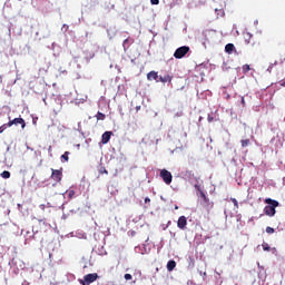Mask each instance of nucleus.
Returning a JSON list of instances; mask_svg holds the SVG:
<instances>
[{"instance_id":"c756f323","label":"nucleus","mask_w":285,"mask_h":285,"mask_svg":"<svg viewBox=\"0 0 285 285\" xmlns=\"http://www.w3.org/2000/svg\"><path fill=\"white\" fill-rule=\"evenodd\" d=\"M207 120L210 124V122L215 121V118L213 116L208 115Z\"/></svg>"},{"instance_id":"2eb2a0df","label":"nucleus","mask_w":285,"mask_h":285,"mask_svg":"<svg viewBox=\"0 0 285 285\" xmlns=\"http://www.w3.org/2000/svg\"><path fill=\"white\" fill-rule=\"evenodd\" d=\"M244 39H245V43L250 45V39H253V35H250L249 32L244 35Z\"/></svg>"},{"instance_id":"72a5a7b5","label":"nucleus","mask_w":285,"mask_h":285,"mask_svg":"<svg viewBox=\"0 0 285 285\" xmlns=\"http://www.w3.org/2000/svg\"><path fill=\"white\" fill-rule=\"evenodd\" d=\"M264 250H271V247L268 245L263 246Z\"/></svg>"},{"instance_id":"5701e85b","label":"nucleus","mask_w":285,"mask_h":285,"mask_svg":"<svg viewBox=\"0 0 285 285\" xmlns=\"http://www.w3.org/2000/svg\"><path fill=\"white\" fill-rule=\"evenodd\" d=\"M250 71V65H244L243 66V72L244 75H246V72H249Z\"/></svg>"},{"instance_id":"4468645a","label":"nucleus","mask_w":285,"mask_h":285,"mask_svg":"<svg viewBox=\"0 0 285 285\" xmlns=\"http://www.w3.org/2000/svg\"><path fill=\"white\" fill-rule=\"evenodd\" d=\"M234 50H235V45H233V43H227V45L225 46V52H227V55H233Z\"/></svg>"},{"instance_id":"1a4fd4ad","label":"nucleus","mask_w":285,"mask_h":285,"mask_svg":"<svg viewBox=\"0 0 285 285\" xmlns=\"http://www.w3.org/2000/svg\"><path fill=\"white\" fill-rule=\"evenodd\" d=\"M187 225H188V219L186 218V216H180L177 222L178 228H180V230H184L186 229Z\"/></svg>"},{"instance_id":"9b49d317","label":"nucleus","mask_w":285,"mask_h":285,"mask_svg":"<svg viewBox=\"0 0 285 285\" xmlns=\"http://www.w3.org/2000/svg\"><path fill=\"white\" fill-rule=\"evenodd\" d=\"M110 137H112V131H105L101 136V144H108Z\"/></svg>"},{"instance_id":"412c9836","label":"nucleus","mask_w":285,"mask_h":285,"mask_svg":"<svg viewBox=\"0 0 285 285\" xmlns=\"http://www.w3.org/2000/svg\"><path fill=\"white\" fill-rule=\"evenodd\" d=\"M0 175L2 179H10V171L8 170L2 171Z\"/></svg>"},{"instance_id":"9d476101","label":"nucleus","mask_w":285,"mask_h":285,"mask_svg":"<svg viewBox=\"0 0 285 285\" xmlns=\"http://www.w3.org/2000/svg\"><path fill=\"white\" fill-rule=\"evenodd\" d=\"M148 81H157L159 82V75L156 71H150L147 73Z\"/></svg>"},{"instance_id":"f257e3e1","label":"nucleus","mask_w":285,"mask_h":285,"mask_svg":"<svg viewBox=\"0 0 285 285\" xmlns=\"http://www.w3.org/2000/svg\"><path fill=\"white\" fill-rule=\"evenodd\" d=\"M203 203H200V213L205 219H210V215H213V209L215 208V203L210 202L208 197H206L205 193H202Z\"/></svg>"},{"instance_id":"a211bd4d","label":"nucleus","mask_w":285,"mask_h":285,"mask_svg":"<svg viewBox=\"0 0 285 285\" xmlns=\"http://www.w3.org/2000/svg\"><path fill=\"white\" fill-rule=\"evenodd\" d=\"M66 195H67L68 199H72L75 197L76 193L73 189H69L66 191Z\"/></svg>"},{"instance_id":"a878e982","label":"nucleus","mask_w":285,"mask_h":285,"mask_svg":"<svg viewBox=\"0 0 285 285\" xmlns=\"http://www.w3.org/2000/svg\"><path fill=\"white\" fill-rule=\"evenodd\" d=\"M100 175H108V170L106 169V167H101L99 170Z\"/></svg>"},{"instance_id":"e433bc0d","label":"nucleus","mask_w":285,"mask_h":285,"mask_svg":"<svg viewBox=\"0 0 285 285\" xmlns=\"http://www.w3.org/2000/svg\"><path fill=\"white\" fill-rule=\"evenodd\" d=\"M267 70L271 72V70H273V66H269Z\"/></svg>"},{"instance_id":"aec40b11","label":"nucleus","mask_w":285,"mask_h":285,"mask_svg":"<svg viewBox=\"0 0 285 285\" xmlns=\"http://www.w3.org/2000/svg\"><path fill=\"white\" fill-rule=\"evenodd\" d=\"M242 148H246L247 146H250V139H244L240 140Z\"/></svg>"},{"instance_id":"7c9ffc66","label":"nucleus","mask_w":285,"mask_h":285,"mask_svg":"<svg viewBox=\"0 0 285 285\" xmlns=\"http://www.w3.org/2000/svg\"><path fill=\"white\" fill-rule=\"evenodd\" d=\"M233 202H234V206L236 207V208H239V203H237V199H233Z\"/></svg>"},{"instance_id":"f704fd0d","label":"nucleus","mask_w":285,"mask_h":285,"mask_svg":"<svg viewBox=\"0 0 285 285\" xmlns=\"http://www.w3.org/2000/svg\"><path fill=\"white\" fill-rule=\"evenodd\" d=\"M145 204H150V199L148 197L145 198Z\"/></svg>"},{"instance_id":"4be33fe9","label":"nucleus","mask_w":285,"mask_h":285,"mask_svg":"<svg viewBox=\"0 0 285 285\" xmlns=\"http://www.w3.org/2000/svg\"><path fill=\"white\" fill-rule=\"evenodd\" d=\"M130 41L132 43V39H130V38H127V39L124 40L122 47L125 48V50H126V48H128V43H130Z\"/></svg>"},{"instance_id":"0eeeda50","label":"nucleus","mask_w":285,"mask_h":285,"mask_svg":"<svg viewBox=\"0 0 285 285\" xmlns=\"http://www.w3.org/2000/svg\"><path fill=\"white\" fill-rule=\"evenodd\" d=\"M184 177L188 179L189 181H195V184H199V177L195 176V173L193 170H186L184 173Z\"/></svg>"},{"instance_id":"20e7f679","label":"nucleus","mask_w":285,"mask_h":285,"mask_svg":"<svg viewBox=\"0 0 285 285\" xmlns=\"http://www.w3.org/2000/svg\"><path fill=\"white\" fill-rule=\"evenodd\" d=\"M160 177L163 181L167 184V186H170V184H173V174L168 171V169H161Z\"/></svg>"},{"instance_id":"f3484780","label":"nucleus","mask_w":285,"mask_h":285,"mask_svg":"<svg viewBox=\"0 0 285 285\" xmlns=\"http://www.w3.org/2000/svg\"><path fill=\"white\" fill-rule=\"evenodd\" d=\"M61 161H69L70 160V151H65V155L60 157Z\"/></svg>"},{"instance_id":"c85d7f7f","label":"nucleus","mask_w":285,"mask_h":285,"mask_svg":"<svg viewBox=\"0 0 285 285\" xmlns=\"http://www.w3.org/2000/svg\"><path fill=\"white\" fill-rule=\"evenodd\" d=\"M151 6H159V0H150Z\"/></svg>"},{"instance_id":"b1692460","label":"nucleus","mask_w":285,"mask_h":285,"mask_svg":"<svg viewBox=\"0 0 285 285\" xmlns=\"http://www.w3.org/2000/svg\"><path fill=\"white\" fill-rule=\"evenodd\" d=\"M194 188H196V190L200 194V197H202V193H204V190H202V186H199L198 183H196L194 185Z\"/></svg>"},{"instance_id":"7ed1b4c3","label":"nucleus","mask_w":285,"mask_h":285,"mask_svg":"<svg viewBox=\"0 0 285 285\" xmlns=\"http://www.w3.org/2000/svg\"><path fill=\"white\" fill-rule=\"evenodd\" d=\"M189 52H190V47L183 46L176 49V51L174 52V57L175 59H184V56H186Z\"/></svg>"},{"instance_id":"6ab92c4d","label":"nucleus","mask_w":285,"mask_h":285,"mask_svg":"<svg viewBox=\"0 0 285 285\" xmlns=\"http://www.w3.org/2000/svg\"><path fill=\"white\" fill-rule=\"evenodd\" d=\"M8 128H10L9 122L0 126V135H2V132H6V130H8Z\"/></svg>"},{"instance_id":"f03ea898","label":"nucleus","mask_w":285,"mask_h":285,"mask_svg":"<svg viewBox=\"0 0 285 285\" xmlns=\"http://www.w3.org/2000/svg\"><path fill=\"white\" fill-rule=\"evenodd\" d=\"M265 204H268V206H265L264 208L265 215H267L268 217H275V213H276L275 208L279 206V202L272 198H266Z\"/></svg>"},{"instance_id":"cd10ccee","label":"nucleus","mask_w":285,"mask_h":285,"mask_svg":"<svg viewBox=\"0 0 285 285\" xmlns=\"http://www.w3.org/2000/svg\"><path fill=\"white\" fill-rule=\"evenodd\" d=\"M125 279L128 282L130 279H132V275L131 274H125Z\"/></svg>"},{"instance_id":"39448f33","label":"nucleus","mask_w":285,"mask_h":285,"mask_svg":"<svg viewBox=\"0 0 285 285\" xmlns=\"http://www.w3.org/2000/svg\"><path fill=\"white\" fill-rule=\"evenodd\" d=\"M50 177L56 181V184H61V179H63V171L61 169H51Z\"/></svg>"},{"instance_id":"393cba45","label":"nucleus","mask_w":285,"mask_h":285,"mask_svg":"<svg viewBox=\"0 0 285 285\" xmlns=\"http://www.w3.org/2000/svg\"><path fill=\"white\" fill-rule=\"evenodd\" d=\"M266 233L268 235H273V233H275V229L273 227H266Z\"/></svg>"},{"instance_id":"4c0bfd02","label":"nucleus","mask_w":285,"mask_h":285,"mask_svg":"<svg viewBox=\"0 0 285 285\" xmlns=\"http://www.w3.org/2000/svg\"><path fill=\"white\" fill-rule=\"evenodd\" d=\"M141 107H137V110H139Z\"/></svg>"},{"instance_id":"2f4dec72","label":"nucleus","mask_w":285,"mask_h":285,"mask_svg":"<svg viewBox=\"0 0 285 285\" xmlns=\"http://www.w3.org/2000/svg\"><path fill=\"white\" fill-rule=\"evenodd\" d=\"M279 86H282L283 88H285V79L279 81Z\"/></svg>"},{"instance_id":"473e14b6","label":"nucleus","mask_w":285,"mask_h":285,"mask_svg":"<svg viewBox=\"0 0 285 285\" xmlns=\"http://www.w3.org/2000/svg\"><path fill=\"white\" fill-rule=\"evenodd\" d=\"M183 116H184V112L181 111L176 114V117H183Z\"/></svg>"},{"instance_id":"c9c22d12","label":"nucleus","mask_w":285,"mask_h":285,"mask_svg":"<svg viewBox=\"0 0 285 285\" xmlns=\"http://www.w3.org/2000/svg\"><path fill=\"white\" fill-rule=\"evenodd\" d=\"M242 104L243 106H246V100L244 98H242Z\"/></svg>"},{"instance_id":"bb28decb","label":"nucleus","mask_w":285,"mask_h":285,"mask_svg":"<svg viewBox=\"0 0 285 285\" xmlns=\"http://www.w3.org/2000/svg\"><path fill=\"white\" fill-rule=\"evenodd\" d=\"M216 12L219 17H224V9H219V10L216 9Z\"/></svg>"},{"instance_id":"6e6552de","label":"nucleus","mask_w":285,"mask_h":285,"mask_svg":"<svg viewBox=\"0 0 285 285\" xmlns=\"http://www.w3.org/2000/svg\"><path fill=\"white\" fill-rule=\"evenodd\" d=\"M18 124L21 126L22 130L26 128V120L23 118H14L9 121L10 128H12V126H18Z\"/></svg>"},{"instance_id":"423d86ee","label":"nucleus","mask_w":285,"mask_h":285,"mask_svg":"<svg viewBox=\"0 0 285 285\" xmlns=\"http://www.w3.org/2000/svg\"><path fill=\"white\" fill-rule=\"evenodd\" d=\"M98 278H99V275L97 273L87 274L83 277L82 285H90L92 284V282H97Z\"/></svg>"},{"instance_id":"f8f14e48","label":"nucleus","mask_w":285,"mask_h":285,"mask_svg":"<svg viewBox=\"0 0 285 285\" xmlns=\"http://www.w3.org/2000/svg\"><path fill=\"white\" fill-rule=\"evenodd\" d=\"M158 81H160L161 83H168L173 81V77H170V75L159 76Z\"/></svg>"},{"instance_id":"dca6fc26","label":"nucleus","mask_w":285,"mask_h":285,"mask_svg":"<svg viewBox=\"0 0 285 285\" xmlns=\"http://www.w3.org/2000/svg\"><path fill=\"white\" fill-rule=\"evenodd\" d=\"M96 118L98 121H104L106 119V114L98 111Z\"/></svg>"},{"instance_id":"ddd939ff","label":"nucleus","mask_w":285,"mask_h":285,"mask_svg":"<svg viewBox=\"0 0 285 285\" xmlns=\"http://www.w3.org/2000/svg\"><path fill=\"white\" fill-rule=\"evenodd\" d=\"M176 266H177V263L175 261H169L167 263V271L169 273H173V271H175Z\"/></svg>"}]
</instances>
